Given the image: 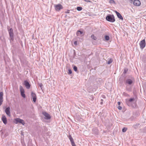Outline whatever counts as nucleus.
I'll return each mask as SVG.
<instances>
[{
  "label": "nucleus",
  "mask_w": 146,
  "mask_h": 146,
  "mask_svg": "<svg viewBox=\"0 0 146 146\" xmlns=\"http://www.w3.org/2000/svg\"><path fill=\"white\" fill-rule=\"evenodd\" d=\"M106 19L108 21L111 22H114L115 21V19L113 15L108 14L106 17Z\"/></svg>",
  "instance_id": "1"
},
{
  "label": "nucleus",
  "mask_w": 146,
  "mask_h": 146,
  "mask_svg": "<svg viewBox=\"0 0 146 146\" xmlns=\"http://www.w3.org/2000/svg\"><path fill=\"white\" fill-rule=\"evenodd\" d=\"M10 38V41H13L14 39V34L13 30L12 28H11L8 31Z\"/></svg>",
  "instance_id": "2"
},
{
  "label": "nucleus",
  "mask_w": 146,
  "mask_h": 146,
  "mask_svg": "<svg viewBox=\"0 0 146 146\" xmlns=\"http://www.w3.org/2000/svg\"><path fill=\"white\" fill-rule=\"evenodd\" d=\"M54 6L55 10L57 11H59L61 9L63 8L62 6L60 4L54 5Z\"/></svg>",
  "instance_id": "3"
},
{
  "label": "nucleus",
  "mask_w": 146,
  "mask_h": 146,
  "mask_svg": "<svg viewBox=\"0 0 146 146\" xmlns=\"http://www.w3.org/2000/svg\"><path fill=\"white\" fill-rule=\"evenodd\" d=\"M19 89L21 92V96L24 98H25L26 95L25 94V91L22 86H20Z\"/></svg>",
  "instance_id": "4"
},
{
  "label": "nucleus",
  "mask_w": 146,
  "mask_h": 146,
  "mask_svg": "<svg viewBox=\"0 0 146 146\" xmlns=\"http://www.w3.org/2000/svg\"><path fill=\"white\" fill-rule=\"evenodd\" d=\"M15 123H21L23 125H24L25 124V122L23 120L19 118H17L15 119Z\"/></svg>",
  "instance_id": "5"
},
{
  "label": "nucleus",
  "mask_w": 146,
  "mask_h": 146,
  "mask_svg": "<svg viewBox=\"0 0 146 146\" xmlns=\"http://www.w3.org/2000/svg\"><path fill=\"white\" fill-rule=\"evenodd\" d=\"M139 45L141 49H143L145 46V39H143L141 41Z\"/></svg>",
  "instance_id": "6"
},
{
  "label": "nucleus",
  "mask_w": 146,
  "mask_h": 146,
  "mask_svg": "<svg viewBox=\"0 0 146 146\" xmlns=\"http://www.w3.org/2000/svg\"><path fill=\"white\" fill-rule=\"evenodd\" d=\"M23 84L25 86L27 89H29L31 86V85L27 80L24 81Z\"/></svg>",
  "instance_id": "7"
},
{
  "label": "nucleus",
  "mask_w": 146,
  "mask_h": 146,
  "mask_svg": "<svg viewBox=\"0 0 146 146\" xmlns=\"http://www.w3.org/2000/svg\"><path fill=\"white\" fill-rule=\"evenodd\" d=\"M43 114L44 116V117L45 119H50L51 117L50 115L46 112H43Z\"/></svg>",
  "instance_id": "8"
},
{
  "label": "nucleus",
  "mask_w": 146,
  "mask_h": 146,
  "mask_svg": "<svg viewBox=\"0 0 146 146\" xmlns=\"http://www.w3.org/2000/svg\"><path fill=\"white\" fill-rule=\"evenodd\" d=\"M31 97L33 99L34 102H35L36 101V96L35 94L33 92L31 93Z\"/></svg>",
  "instance_id": "9"
},
{
  "label": "nucleus",
  "mask_w": 146,
  "mask_h": 146,
  "mask_svg": "<svg viewBox=\"0 0 146 146\" xmlns=\"http://www.w3.org/2000/svg\"><path fill=\"white\" fill-rule=\"evenodd\" d=\"M5 112L6 114L9 117L11 116L10 108L9 107L7 108L5 110Z\"/></svg>",
  "instance_id": "10"
},
{
  "label": "nucleus",
  "mask_w": 146,
  "mask_h": 146,
  "mask_svg": "<svg viewBox=\"0 0 146 146\" xmlns=\"http://www.w3.org/2000/svg\"><path fill=\"white\" fill-rule=\"evenodd\" d=\"M133 3L134 5L136 6H139L141 5L140 1L139 0H134Z\"/></svg>",
  "instance_id": "11"
},
{
  "label": "nucleus",
  "mask_w": 146,
  "mask_h": 146,
  "mask_svg": "<svg viewBox=\"0 0 146 146\" xmlns=\"http://www.w3.org/2000/svg\"><path fill=\"white\" fill-rule=\"evenodd\" d=\"M1 120L5 124H6L7 123V120L5 116L4 115H2L1 117Z\"/></svg>",
  "instance_id": "12"
},
{
  "label": "nucleus",
  "mask_w": 146,
  "mask_h": 146,
  "mask_svg": "<svg viewBox=\"0 0 146 146\" xmlns=\"http://www.w3.org/2000/svg\"><path fill=\"white\" fill-rule=\"evenodd\" d=\"M115 12L117 15V17L120 19L121 20H123V18L121 14L116 11H115Z\"/></svg>",
  "instance_id": "13"
},
{
  "label": "nucleus",
  "mask_w": 146,
  "mask_h": 146,
  "mask_svg": "<svg viewBox=\"0 0 146 146\" xmlns=\"http://www.w3.org/2000/svg\"><path fill=\"white\" fill-rule=\"evenodd\" d=\"M133 82V81L132 80L130 79H127L126 80L125 83L129 85H131Z\"/></svg>",
  "instance_id": "14"
},
{
  "label": "nucleus",
  "mask_w": 146,
  "mask_h": 146,
  "mask_svg": "<svg viewBox=\"0 0 146 146\" xmlns=\"http://www.w3.org/2000/svg\"><path fill=\"white\" fill-rule=\"evenodd\" d=\"M132 87L131 86H127L126 87V90L129 92H131L132 91Z\"/></svg>",
  "instance_id": "15"
},
{
  "label": "nucleus",
  "mask_w": 146,
  "mask_h": 146,
  "mask_svg": "<svg viewBox=\"0 0 146 146\" xmlns=\"http://www.w3.org/2000/svg\"><path fill=\"white\" fill-rule=\"evenodd\" d=\"M139 125L140 124L139 123H136L133 125V127L134 128L136 129L138 127Z\"/></svg>",
  "instance_id": "16"
},
{
  "label": "nucleus",
  "mask_w": 146,
  "mask_h": 146,
  "mask_svg": "<svg viewBox=\"0 0 146 146\" xmlns=\"http://www.w3.org/2000/svg\"><path fill=\"white\" fill-rule=\"evenodd\" d=\"M38 85L40 87L41 89L42 90H43V84L41 83H38Z\"/></svg>",
  "instance_id": "17"
},
{
  "label": "nucleus",
  "mask_w": 146,
  "mask_h": 146,
  "mask_svg": "<svg viewBox=\"0 0 146 146\" xmlns=\"http://www.w3.org/2000/svg\"><path fill=\"white\" fill-rule=\"evenodd\" d=\"M109 2L111 4H115V3L114 0H110Z\"/></svg>",
  "instance_id": "18"
},
{
  "label": "nucleus",
  "mask_w": 146,
  "mask_h": 146,
  "mask_svg": "<svg viewBox=\"0 0 146 146\" xmlns=\"http://www.w3.org/2000/svg\"><path fill=\"white\" fill-rule=\"evenodd\" d=\"M91 38L94 40H96L97 39L96 37L94 36V34H92L91 35Z\"/></svg>",
  "instance_id": "19"
},
{
  "label": "nucleus",
  "mask_w": 146,
  "mask_h": 146,
  "mask_svg": "<svg viewBox=\"0 0 146 146\" xmlns=\"http://www.w3.org/2000/svg\"><path fill=\"white\" fill-rule=\"evenodd\" d=\"M77 9L78 11H80L82 9V8L80 7H77Z\"/></svg>",
  "instance_id": "20"
},
{
  "label": "nucleus",
  "mask_w": 146,
  "mask_h": 146,
  "mask_svg": "<svg viewBox=\"0 0 146 146\" xmlns=\"http://www.w3.org/2000/svg\"><path fill=\"white\" fill-rule=\"evenodd\" d=\"M105 38L106 40H108L110 39L109 36L108 35H106L105 36Z\"/></svg>",
  "instance_id": "21"
},
{
  "label": "nucleus",
  "mask_w": 146,
  "mask_h": 146,
  "mask_svg": "<svg viewBox=\"0 0 146 146\" xmlns=\"http://www.w3.org/2000/svg\"><path fill=\"white\" fill-rule=\"evenodd\" d=\"M112 62V60L111 59H110L107 62V63L108 64H110Z\"/></svg>",
  "instance_id": "22"
},
{
  "label": "nucleus",
  "mask_w": 146,
  "mask_h": 146,
  "mask_svg": "<svg viewBox=\"0 0 146 146\" xmlns=\"http://www.w3.org/2000/svg\"><path fill=\"white\" fill-rule=\"evenodd\" d=\"M128 69L127 68H125L123 70V73L125 74H126L128 71Z\"/></svg>",
  "instance_id": "23"
},
{
  "label": "nucleus",
  "mask_w": 146,
  "mask_h": 146,
  "mask_svg": "<svg viewBox=\"0 0 146 146\" xmlns=\"http://www.w3.org/2000/svg\"><path fill=\"white\" fill-rule=\"evenodd\" d=\"M70 141L71 142L72 145L75 144L74 142V139L73 138L71 140H70Z\"/></svg>",
  "instance_id": "24"
},
{
  "label": "nucleus",
  "mask_w": 146,
  "mask_h": 146,
  "mask_svg": "<svg viewBox=\"0 0 146 146\" xmlns=\"http://www.w3.org/2000/svg\"><path fill=\"white\" fill-rule=\"evenodd\" d=\"M123 95L126 97H128L129 96V94H128L127 93L125 92H124L123 93Z\"/></svg>",
  "instance_id": "25"
},
{
  "label": "nucleus",
  "mask_w": 146,
  "mask_h": 146,
  "mask_svg": "<svg viewBox=\"0 0 146 146\" xmlns=\"http://www.w3.org/2000/svg\"><path fill=\"white\" fill-rule=\"evenodd\" d=\"M79 33L81 35L83 33V32L82 31H78L77 33V35H78V34Z\"/></svg>",
  "instance_id": "26"
},
{
  "label": "nucleus",
  "mask_w": 146,
  "mask_h": 146,
  "mask_svg": "<svg viewBox=\"0 0 146 146\" xmlns=\"http://www.w3.org/2000/svg\"><path fill=\"white\" fill-rule=\"evenodd\" d=\"M3 93L2 92H0V98L3 99Z\"/></svg>",
  "instance_id": "27"
},
{
  "label": "nucleus",
  "mask_w": 146,
  "mask_h": 146,
  "mask_svg": "<svg viewBox=\"0 0 146 146\" xmlns=\"http://www.w3.org/2000/svg\"><path fill=\"white\" fill-rule=\"evenodd\" d=\"M127 129V128L124 127L122 129V131L123 132H125Z\"/></svg>",
  "instance_id": "28"
},
{
  "label": "nucleus",
  "mask_w": 146,
  "mask_h": 146,
  "mask_svg": "<svg viewBox=\"0 0 146 146\" xmlns=\"http://www.w3.org/2000/svg\"><path fill=\"white\" fill-rule=\"evenodd\" d=\"M126 103L128 106H131V104L130 102H129V101H127L126 102Z\"/></svg>",
  "instance_id": "29"
},
{
  "label": "nucleus",
  "mask_w": 146,
  "mask_h": 146,
  "mask_svg": "<svg viewBox=\"0 0 146 146\" xmlns=\"http://www.w3.org/2000/svg\"><path fill=\"white\" fill-rule=\"evenodd\" d=\"M135 100V99L134 98H131L128 100L130 102H132Z\"/></svg>",
  "instance_id": "30"
},
{
  "label": "nucleus",
  "mask_w": 146,
  "mask_h": 146,
  "mask_svg": "<svg viewBox=\"0 0 146 146\" xmlns=\"http://www.w3.org/2000/svg\"><path fill=\"white\" fill-rule=\"evenodd\" d=\"M73 69L76 72L77 70V68L76 66H74V67Z\"/></svg>",
  "instance_id": "31"
},
{
  "label": "nucleus",
  "mask_w": 146,
  "mask_h": 146,
  "mask_svg": "<svg viewBox=\"0 0 146 146\" xmlns=\"http://www.w3.org/2000/svg\"><path fill=\"white\" fill-rule=\"evenodd\" d=\"M3 102V99L0 98V106H1Z\"/></svg>",
  "instance_id": "32"
},
{
  "label": "nucleus",
  "mask_w": 146,
  "mask_h": 146,
  "mask_svg": "<svg viewBox=\"0 0 146 146\" xmlns=\"http://www.w3.org/2000/svg\"><path fill=\"white\" fill-rule=\"evenodd\" d=\"M68 73L69 74H71L72 73V71L70 69H69L68 70Z\"/></svg>",
  "instance_id": "33"
},
{
  "label": "nucleus",
  "mask_w": 146,
  "mask_h": 146,
  "mask_svg": "<svg viewBox=\"0 0 146 146\" xmlns=\"http://www.w3.org/2000/svg\"><path fill=\"white\" fill-rule=\"evenodd\" d=\"M46 134L47 136H50L51 135L50 133V132L49 131L47 132Z\"/></svg>",
  "instance_id": "34"
},
{
  "label": "nucleus",
  "mask_w": 146,
  "mask_h": 146,
  "mask_svg": "<svg viewBox=\"0 0 146 146\" xmlns=\"http://www.w3.org/2000/svg\"><path fill=\"white\" fill-rule=\"evenodd\" d=\"M68 138L70 140H71L73 138L72 137L71 135H68Z\"/></svg>",
  "instance_id": "35"
},
{
  "label": "nucleus",
  "mask_w": 146,
  "mask_h": 146,
  "mask_svg": "<svg viewBox=\"0 0 146 146\" xmlns=\"http://www.w3.org/2000/svg\"><path fill=\"white\" fill-rule=\"evenodd\" d=\"M65 13H70V10H67L66 11H65Z\"/></svg>",
  "instance_id": "36"
},
{
  "label": "nucleus",
  "mask_w": 146,
  "mask_h": 146,
  "mask_svg": "<svg viewBox=\"0 0 146 146\" xmlns=\"http://www.w3.org/2000/svg\"><path fill=\"white\" fill-rule=\"evenodd\" d=\"M118 108L119 110H121L122 109V107L119 106H118Z\"/></svg>",
  "instance_id": "37"
},
{
  "label": "nucleus",
  "mask_w": 146,
  "mask_h": 146,
  "mask_svg": "<svg viewBox=\"0 0 146 146\" xmlns=\"http://www.w3.org/2000/svg\"><path fill=\"white\" fill-rule=\"evenodd\" d=\"M7 29L8 30V31H9V30L10 29V27L9 26H7Z\"/></svg>",
  "instance_id": "38"
},
{
  "label": "nucleus",
  "mask_w": 146,
  "mask_h": 146,
  "mask_svg": "<svg viewBox=\"0 0 146 146\" xmlns=\"http://www.w3.org/2000/svg\"><path fill=\"white\" fill-rule=\"evenodd\" d=\"M84 1H85L87 2H91V1L89 0H84Z\"/></svg>",
  "instance_id": "39"
},
{
  "label": "nucleus",
  "mask_w": 146,
  "mask_h": 146,
  "mask_svg": "<svg viewBox=\"0 0 146 146\" xmlns=\"http://www.w3.org/2000/svg\"><path fill=\"white\" fill-rule=\"evenodd\" d=\"M90 99H91V100H94V98L92 96L90 97Z\"/></svg>",
  "instance_id": "40"
},
{
  "label": "nucleus",
  "mask_w": 146,
  "mask_h": 146,
  "mask_svg": "<svg viewBox=\"0 0 146 146\" xmlns=\"http://www.w3.org/2000/svg\"><path fill=\"white\" fill-rule=\"evenodd\" d=\"M74 44L77 45V41H75L74 43Z\"/></svg>",
  "instance_id": "41"
},
{
  "label": "nucleus",
  "mask_w": 146,
  "mask_h": 146,
  "mask_svg": "<svg viewBox=\"0 0 146 146\" xmlns=\"http://www.w3.org/2000/svg\"><path fill=\"white\" fill-rule=\"evenodd\" d=\"M117 104L119 106L120 105L121 103L120 102H117Z\"/></svg>",
  "instance_id": "42"
},
{
  "label": "nucleus",
  "mask_w": 146,
  "mask_h": 146,
  "mask_svg": "<svg viewBox=\"0 0 146 146\" xmlns=\"http://www.w3.org/2000/svg\"><path fill=\"white\" fill-rule=\"evenodd\" d=\"M94 129L96 130V133H97L98 132V130L97 129Z\"/></svg>",
  "instance_id": "43"
},
{
  "label": "nucleus",
  "mask_w": 146,
  "mask_h": 146,
  "mask_svg": "<svg viewBox=\"0 0 146 146\" xmlns=\"http://www.w3.org/2000/svg\"><path fill=\"white\" fill-rule=\"evenodd\" d=\"M72 146H76V145L75 144H73L72 145Z\"/></svg>",
  "instance_id": "44"
},
{
  "label": "nucleus",
  "mask_w": 146,
  "mask_h": 146,
  "mask_svg": "<svg viewBox=\"0 0 146 146\" xmlns=\"http://www.w3.org/2000/svg\"><path fill=\"white\" fill-rule=\"evenodd\" d=\"M102 104V102H101V104Z\"/></svg>",
  "instance_id": "45"
}]
</instances>
